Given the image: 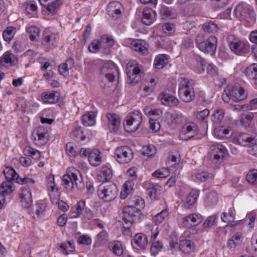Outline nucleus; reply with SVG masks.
Wrapping results in <instances>:
<instances>
[{
  "instance_id": "f257e3e1",
  "label": "nucleus",
  "mask_w": 257,
  "mask_h": 257,
  "mask_svg": "<svg viewBox=\"0 0 257 257\" xmlns=\"http://www.w3.org/2000/svg\"><path fill=\"white\" fill-rule=\"evenodd\" d=\"M62 180L67 191H72L74 186L79 190H82L84 188L82 176L79 171L74 168H69L67 169Z\"/></svg>"
},
{
  "instance_id": "f03ea898",
  "label": "nucleus",
  "mask_w": 257,
  "mask_h": 257,
  "mask_svg": "<svg viewBox=\"0 0 257 257\" xmlns=\"http://www.w3.org/2000/svg\"><path fill=\"white\" fill-rule=\"evenodd\" d=\"M246 97V91L237 84L227 85L224 89L222 95L223 101L230 104L234 102L241 101Z\"/></svg>"
},
{
  "instance_id": "7ed1b4c3",
  "label": "nucleus",
  "mask_w": 257,
  "mask_h": 257,
  "mask_svg": "<svg viewBox=\"0 0 257 257\" xmlns=\"http://www.w3.org/2000/svg\"><path fill=\"white\" fill-rule=\"evenodd\" d=\"M234 15L237 19L249 25L253 24L256 19L255 12L243 3H240L236 7Z\"/></svg>"
},
{
  "instance_id": "20e7f679",
  "label": "nucleus",
  "mask_w": 257,
  "mask_h": 257,
  "mask_svg": "<svg viewBox=\"0 0 257 257\" xmlns=\"http://www.w3.org/2000/svg\"><path fill=\"white\" fill-rule=\"evenodd\" d=\"M143 118L142 114L138 111L129 113L123 121V126L127 133L137 131L141 126Z\"/></svg>"
},
{
  "instance_id": "39448f33",
  "label": "nucleus",
  "mask_w": 257,
  "mask_h": 257,
  "mask_svg": "<svg viewBox=\"0 0 257 257\" xmlns=\"http://www.w3.org/2000/svg\"><path fill=\"white\" fill-rule=\"evenodd\" d=\"M143 72L141 65L135 61H130L126 65V73L128 83L131 85L137 83Z\"/></svg>"
},
{
  "instance_id": "423d86ee",
  "label": "nucleus",
  "mask_w": 257,
  "mask_h": 257,
  "mask_svg": "<svg viewBox=\"0 0 257 257\" xmlns=\"http://www.w3.org/2000/svg\"><path fill=\"white\" fill-rule=\"evenodd\" d=\"M203 36L198 35L197 37L198 48L202 52L213 54L216 50L217 40L213 36L209 37L207 40L202 41Z\"/></svg>"
},
{
  "instance_id": "0eeeda50",
  "label": "nucleus",
  "mask_w": 257,
  "mask_h": 257,
  "mask_svg": "<svg viewBox=\"0 0 257 257\" xmlns=\"http://www.w3.org/2000/svg\"><path fill=\"white\" fill-rule=\"evenodd\" d=\"M227 40L230 50L235 54L241 55L247 52L248 47L246 43L234 35L228 36Z\"/></svg>"
},
{
  "instance_id": "6e6552de",
  "label": "nucleus",
  "mask_w": 257,
  "mask_h": 257,
  "mask_svg": "<svg viewBox=\"0 0 257 257\" xmlns=\"http://www.w3.org/2000/svg\"><path fill=\"white\" fill-rule=\"evenodd\" d=\"M114 156L118 163L127 164L133 160L134 152L129 147L121 146L116 149Z\"/></svg>"
},
{
  "instance_id": "1a4fd4ad",
  "label": "nucleus",
  "mask_w": 257,
  "mask_h": 257,
  "mask_svg": "<svg viewBox=\"0 0 257 257\" xmlns=\"http://www.w3.org/2000/svg\"><path fill=\"white\" fill-rule=\"evenodd\" d=\"M79 153L82 157H87L89 163L92 166H97L101 164V152L98 149L82 148L80 150Z\"/></svg>"
},
{
  "instance_id": "9d476101",
  "label": "nucleus",
  "mask_w": 257,
  "mask_h": 257,
  "mask_svg": "<svg viewBox=\"0 0 257 257\" xmlns=\"http://www.w3.org/2000/svg\"><path fill=\"white\" fill-rule=\"evenodd\" d=\"M97 194L99 198L105 201H110L116 196V187L113 184L100 185L97 190Z\"/></svg>"
},
{
  "instance_id": "9b49d317",
  "label": "nucleus",
  "mask_w": 257,
  "mask_h": 257,
  "mask_svg": "<svg viewBox=\"0 0 257 257\" xmlns=\"http://www.w3.org/2000/svg\"><path fill=\"white\" fill-rule=\"evenodd\" d=\"M179 95L180 99L185 102H190L195 97L193 87L191 83L183 80L181 86L179 89Z\"/></svg>"
},
{
  "instance_id": "f8f14e48",
  "label": "nucleus",
  "mask_w": 257,
  "mask_h": 257,
  "mask_svg": "<svg viewBox=\"0 0 257 257\" xmlns=\"http://www.w3.org/2000/svg\"><path fill=\"white\" fill-rule=\"evenodd\" d=\"M228 155V151L223 145L214 143L212 144L208 152V157L210 160H219Z\"/></svg>"
},
{
  "instance_id": "ddd939ff",
  "label": "nucleus",
  "mask_w": 257,
  "mask_h": 257,
  "mask_svg": "<svg viewBox=\"0 0 257 257\" xmlns=\"http://www.w3.org/2000/svg\"><path fill=\"white\" fill-rule=\"evenodd\" d=\"M47 187L52 203L58 202L60 197V192L54 182V175H49L47 177Z\"/></svg>"
},
{
  "instance_id": "4468645a",
  "label": "nucleus",
  "mask_w": 257,
  "mask_h": 257,
  "mask_svg": "<svg viewBox=\"0 0 257 257\" xmlns=\"http://www.w3.org/2000/svg\"><path fill=\"white\" fill-rule=\"evenodd\" d=\"M40 4L43 6L44 12L47 15H54L59 11L62 2L61 0H39Z\"/></svg>"
},
{
  "instance_id": "2eb2a0df",
  "label": "nucleus",
  "mask_w": 257,
  "mask_h": 257,
  "mask_svg": "<svg viewBox=\"0 0 257 257\" xmlns=\"http://www.w3.org/2000/svg\"><path fill=\"white\" fill-rule=\"evenodd\" d=\"M48 130L43 126L36 128L32 134L33 142L37 146H43L47 143L48 140Z\"/></svg>"
},
{
  "instance_id": "dca6fc26",
  "label": "nucleus",
  "mask_w": 257,
  "mask_h": 257,
  "mask_svg": "<svg viewBox=\"0 0 257 257\" xmlns=\"http://www.w3.org/2000/svg\"><path fill=\"white\" fill-rule=\"evenodd\" d=\"M202 217L201 215L196 213H192L183 217L180 223L181 226L186 228H191L193 226L200 224L202 221Z\"/></svg>"
},
{
  "instance_id": "f3484780",
  "label": "nucleus",
  "mask_w": 257,
  "mask_h": 257,
  "mask_svg": "<svg viewBox=\"0 0 257 257\" xmlns=\"http://www.w3.org/2000/svg\"><path fill=\"white\" fill-rule=\"evenodd\" d=\"M123 219L126 223H133L139 219L141 210L134 206H127L123 210Z\"/></svg>"
},
{
  "instance_id": "a211bd4d",
  "label": "nucleus",
  "mask_w": 257,
  "mask_h": 257,
  "mask_svg": "<svg viewBox=\"0 0 257 257\" xmlns=\"http://www.w3.org/2000/svg\"><path fill=\"white\" fill-rule=\"evenodd\" d=\"M116 72V68L112 63L104 64L100 70L101 75L110 82H112L114 80Z\"/></svg>"
},
{
  "instance_id": "6ab92c4d",
  "label": "nucleus",
  "mask_w": 257,
  "mask_h": 257,
  "mask_svg": "<svg viewBox=\"0 0 257 257\" xmlns=\"http://www.w3.org/2000/svg\"><path fill=\"white\" fill-rule=\"evenodd\" d=\"M17 63V57L10 51L5 52L0 58V65L4 67H11L16 65Z\"/></svg>"
},
{
  "instance_id": "aec40b11",
  "label": "nucleus",
  "mask_w": 257,
  "mask_h": 257,
  "mask_svg": "<svg viewBox=\"0 0 257 257\" xmlns=\"http://www.w3.org/2000/svg\"><path fill=\"white\" fill-rule=\"evenodd\" d=\"M196 130V126L194 123L186 124L182 127L179 137L181 140H187L193 137Z\"/></svg>"
},
{
  "instance_id": "412c9836",
  "label": "nucleus",
  "mask_w": 257,
  "mask_h": 257,
  "mask_svg": "<svg viewBox=\"0 0 257 257\" xmlns=\"http://www.w3.org/2000/svg\"><path fill=\"white\" fill-rule=\"evenodd\" d=\"M234 141L242 146L254 145L257 144V140L249 137L245 134L240 133L234 137Z\"/></svg>"
},
{
  "instance_id": "4be33fe9",
  "label": "nucleus",
  "mask_w": 257,
  "mask_h": 257,
  "mask_svg": "<svg viewBox=\"0 0 257 257\" xmlns=\"http://www.w3.org/2000/svg\"><path fill=\"white\" fill-rule=\"evenodd\" d=\"M132 242L134 247L138 249H143L148 245V239L145 234L138 233L135 235Z\"/></svg>"
},
{
  "instance_id": "5701e85b",
  "label": "nucleus",
  "mask_w": 257,
  "mask_h": 257,
  "mask_svg": "<svg viewBox=\"0 0 257 257\" xmlns=\"http://www.w3.org/2000/svg\"><path fill=\"white\" fill-rule=\"evenodd\" d=\"M232 135V130L228 127H224L219 125L215 127L214 135L219 139L229 138Z\"/></svg>"
},
{
  "instance_id": "b1692460",
  "label": "nucleus",
  "mask_w": 257,
  "mask_h": 257,
  "mask_svg": "<svg viewBox=\"0 0 257 257\" xmlns=\"http://www.w3.org/2000/svg\"><path fill=\"white\" fill-rule=\"evenodd\" d=\"M131 47L135 51L141 54L146 55L148 53V45L144 40H133L131 43Z\"/></svg>"
},
{
  "instance_id": "393cba45",
  "label": "nucleus",
  "mask_w": 257,
  "mask_h": 257,
  "mask_svg": "<svg viewBox=\"0 0 257 257\" xmlns=\"http://www.w3.org/2000/svg\"><path fill=\"white\" fill-rule=\"evenodd\" d=\"M144 111L145 113L150 117V120H159L163 115L162 109L151 106H146Z\"/></svg>"
},
{
  "instance_id": "a878e982",
  "label": "nucleus",
  "mask_w": 257,
  "mask_h": 257,
  "mask_svg": "<svg viewBox=\"0 0 257 257\" xmlns=\"http://www.w3.org/2000/svg\"><path fill=\"white\" fill-rule=\"evenodd\" d=\"M156 12L151 9L145 8L143 13L142 22L146 25L152 24L156 18Z\"/></svg>"
},
{
  "instance_id": "bb28decb",
  "label": "nucleus",
  "mask_w": 257,
  "mask_h": 257,
  "mask_svg": "<svg viewBox=\"0 0 257 257\" xmlns=\"http://www.w3.org/2000/svg\"><path fill=\"white\" fill-rule=\"evenodd\" d=\"M59 99V94L55 91L45 92L41 94V99L44 103H54Z\"/></svg>"
},
{
  "instance_id": "cd10ccee",
  "label": "nucleus",
  "mask_w": 257,
  "mask_h": 257,
  "mask_svg": "<svg viewBox=\"0 0 257 257\" xmlns=\"http://www.w3.org/2000/svg\"><path fill=\"white\" fill-rule=\"evenodd\" d=\"M106 117L110 127H111L113 131H116L118 128L120 124V118L119 116L115 113H109L106 114Z\"/></svg>"
},
{
  "instance_id": "c85d7f7f",
  "label": "nucleus",
  "mask_w": 257,
  "mask_h": 257,
  "mask_svg": "<svg viewBox=\"0 0 257 257\" xmlns=\"http://www.w3.org/2000/svg\"><path fill=\"white\" fill-rule=\"evenodd\" d=\"M179 248L183 252L189 254L195 250V246L191 240L183 239L180 241Z\"/></svg>"
},
{
  "instance_id": "c756f323",
  "label": "nucleus",
  "mask_w": 257,
  "mask_h": 257,
  "mask_svg": "<svg viewBox=\"0 0 257 257\" xmlns=\"http://www.w3.org/2000/svg\"><path fill=\"white\" fill-rule=\"evenodd\" d=\"M197 71L199 73L206 71L207 75L212 76L215 74V70L211 64L205 63L204 61H201L198 64Z\"/></svg>"
},
{
  "instance_id": "7c9ffc66",
  "label": "nucleus",
  "mask_w": 257,
  "mask_h": 257,
  "mask_svg": "<svg viewBox=\"0 0 257 257\" xmlns=\"http://www.w3.org/2000/svg\"><path fill=\"white\" fill-rule=\"evenodd\" d=\"M121 9V5L117 2H112L107 6V12L112 17L120 15Z\"/></svg>"
},
{
  "instance_id": "2f4dec72",
  "label": "nucleus",
  "mask_w": 257,
  "mask_h": 257,
  "mask_svg": "<svg viewBox=\"0 0 257 257\" xmlns=\"http://www.w3.org/2000/svg\"><path fill=\"white\" fill-rule=\"evenodd\" d=\"M180 162V155L178 151L171 152L168 156L167 165L168 167H172L179 164Z\"/></svg>"
},
{
  "instance_id": "473e14b6",
  "label": "nucleus",
  "mask_w": 257,
  "mask_h": 257,
  "mask_svg": "<svg viewBox=\"0 0 257 257\" xmlns=\"http://www.w3.org/2000/svg\"><path fill=\"white\" fill-rule=\"evenodd\" d=\"M161 103L165 105L176 106L179 104V100L174 96L165 94L160 97Z\"/></svg>"
},
{
  "instance_id": "72a5a7b5",
  "label": "nucleus",
  "mask_w": 257,
  "mask_h": 257,
  "mask_svg": "<svg viewBox=\"0 0 257 257\" xmlns=\"http://www.w3.org/2000/svg\"><path fill=\"white\" fill-rule=\"evenodd\" d=\"M112 176L111 169L107 166H103L97 175V178L101 182H105L110 180Z\"/></svg>"
},
{
  "instance_id": "f704fd0d",
  "label": "nucleus",
  "mask_w": 257,
  "mask_h": 257,
  "mask_svg": "<svg viewBox=\"0 0 257 257\" xmlns=\"http://www.w3.org/2000/svg\"><path fill=\"white\" fill-rule=\"evenodd\" d=\"M225 115L224 110L221 108L215 110L211 115L212 121L215 126L219 125L224 120Z\"/></svg>"
},
{
  "instance_id": "c9c22d12",
  "label": "nucleus",
  "mask_w": 257,
  "mask_h": 257,
  "mask_svg": "<svg viewBox=\"0 0 257 257\" xmlns=\"http://www.w3.org/2000/svg\"><path fill=\"white\" fill-rule=\"evenodd\" d=\"M221 219L224 222L230 224H232L235 219L234 209L230 208L226 211L222 213Z\"/></svg>"
},
{
  "instance_id": "e433bc0d",
  "label": "nucleus",
  "mask_w": 257,
  "mask_h": 257,
  "mask_svg": "<svg viewBox=\"0 0 257 257\" xmlns=\"http://www.w3.org/2000/svg\"><path fill=\"white\" fill-rule=\"evenodd\" d=\"M96 114L94 112L90 111L82 116V122L86 126H92L95 123Z\"/></svg>"
},
{
  "instance_id": "4c0bfd02",
  "label": "nucleus",
  "mask_w": 257,
  "mask_h": 257,
  "mask_svg": "<svg viewBox=\"0 0 257 257\" xmlns=\"http://www.w3.org/2000/svg\"><path fill=\"white\" fill-rule=\"evenodd\" d=\"M253 117V116L251 113L243 114L240 119L235 121V123L238 126L245 127H249Z\"/></svg>"
},
{
  "instance_id": "58836bf2",
  "label": "nucleus",
  "mask_w": 257,
  "mask_h": 257,
  "mask_svg": "<svg viewBox=\"0 0 257 257\" xmlns=\"http://www.w3.org/2000/svg\"><path fill=\"white\" fill-rule=\"evenodd\" d=\"M26 32L32 41H37L40 38V30L36 26L32 25L28 27Z\"/></svg>"
},
{
  "instance_id": "ea45409f",
  "label": "nucleus",
  "mask_w": 257,
  "mask_h": 257,
  "mask_svg": "<svg viewBox=\"0 0 257 257\" xmlns=\"http://www.w3.org/2000/svg\"><path fill=\"white\" fill-rule=\"evenodd\" d=\"M73 64V60L72 59L67 60L65 63H62L59 66V71L60 74L65 77L69 75V70L70 69Z\"/></svg>"
},
{
  "instance_id": "a19ab883",
  "label": "nucleus",
  "mask_w": 257,
  "mask_h": 257,
  "mask_svg": "<svg viewBox=\"0 0 257 257\" xmlns=\"http://www.w3.org/2000/svg\"><path fill=\"white\" fill-rule=\"evenodd\" d=\"M134 183L132 180H128L123 184V188L120 193V197L125 199L133 191Z\"/></svg>"
},
{
  "instance_id": "79ce46f5",
  "label": "nucleus",
  "mask_w": 257,
  "mask_h": 257,
  "mask_svg": "<svg viewBox=\"0 0 257 257\" xmlns=\"http://www.w3.org/2000/svg\"><path fill=\"white\" fill-rule=\"evenodd\" d=\"M22 203L25 207H29L32 204V195L31 192L27 189L22 190L21 193Z\"/></svg>"
},
{
  "instance_id": "37998d69",
  "label": "nucleus",
  "mask_w": 257,
  "mask_h": 257,
  "mask_svg": "<svg viewBox=\"0 0 257 257\" xmlns=\"http://www.w3.org/2000/svg\"><path fill=\"white\" fill-rule=\"evenodd\" d=\"M166 121L169 125L172 126L180 123L181 117L176 112H167Z\"/></svg>"
},
{
  "instance_id": "c03bdc74",
  "label": "nucleus",
  "mask_w": 257,
  "mask_h": 257,
  "mask_svg": "<svg viewBox=\"0 0 257 257\" xmlns=\"http://www.w3.org/2000/svg\"><path fill=\"white\" fill-rule=\"evenodd\" d=\"M14 190V186L12 182L6 181L3 182L0 186V194L2 195H8Z\"/></svg>"
},
{
  "instance_id": "a18cd8bd",
  "label": "nucleus",
  "mask_w": 257,
  "mask_h": 257,
  "mask_svg": "<svg viewBox=\"0 0 257 257\" xmlns=\"http://www.w3.org/2000/svg\"><path fill=\"white\" fill-rule=\"evenodd\" d=\"M3 173L7 181L12 182L14 180H16L17 182L18 181L19 175L13 168L7 167L3 171Z\"/></svg>"
},
{
  "instance_id": "49530a36",
  "label": "nucleus",
  "mask_w": 257,
  "mask_h": 257,
  "mask_svg": "<svg viewBox=\"0 0 257 257\" xmlns=\"http://www.w3.org/2000/svg\"><path fill=\"white\" fill-rule=\"evenodd\" d=\"M243 236L241 232H237L233 235L227 242V246L230 248H234L236 245L242 241Z\"/></svg>"
},
{
  "instance_id": "de8ad7c7",
  "label": "nucleus",
  "mask_w": 257,
  "mask_h": 257,
  "mask_svg": "<svg viewBox=\"0 0 257 257\" xmlns=\"http://www.w3.org/2000/svg\"><path fill=\"white\" fill-rule=\"evenodd\" d=\"M198 193L195 190H192L187 196L184 200V204L186 207H189L196 202Z\"/></svg>"
},
{
  "instance_id": "09e8293b",
  "label": "nucleus",
  "mask_w": 257,
  "mask_h": 257,
  "mask_svg": "<svg viewBox=\"0 0 257 257\" xmlns=\"http://www.w3.org/2000/svg\"><path fill=\"white\" fill-rule=\"evenodd\" d=\"M168 63V58L164 54L157 56L154 61V67L156 69H160L164 67Z\"/></svg>"
},
{
  "instance_id": "8fccbe9b",
  "label": "nucleus",
  "mask_w": 257,
  "mask_h": 257,
  "mask_svg": "<svg viewBox=\"0 0 257 257\" xmlns=\"http://www.w3.org/2000/svg\"><path fill=\"white\" fill-rule=\"evenodd\" d=\"M109 248L113 253L117 255H120L123 253V247L120 242L118 241H114L110 243Z\"/></svg>"
},
{
  "instance_id": "3c124183",
  "label": "nucleus",
  "mask_w": 257,
  "mask_h": 257,
  "mask_svg": "<svg viewBox=\"0 0 257 257\" xmlns=\"http://www.w3.org/2000/svg\"><path fill=\"white\" fill-rule=\"evenodd\" d=\"M100 41L102 48L106 50L112 47L114 44V40L108 35L102 36L100 38Z\"/></svg>"
},
{
  "instance_id": "603ef678",
  "label": "nucleus",
  "mask_w": 257,
  "mask_h": 257,
  "mask_svg": "<svg viewBox=\"0 0 257 257\" xmlns=\"http://www.w3.org/2000/svg\"><path fill=\"white\" fill-rule=\"evenodd\" d=\"M202 29L205 32L215 33L218 31V26L214 22L209 21L202 25Z\"/></svg>"
},
{
  "instance_id": "864d4df0",
  "label": "nucleus",
  "mask_w": 257,
  "mask_h": 257,
  "mask_svg": "<svg viewBox=\"0 0 257 257\" xmlns=\"http://www.w3.org/2000/svg\"><path fill=\"white\" fill-rule=\"evenodd\" d=\"M56 41V37L55 35L51 34L46 36L44 38L42 43L45 46L52 49L55 47Z\"/></svg>"
},
{
  "instance_id": "5fc2aeb1",
  "label": "nucleus",
  "mask_w": 257,
  "mask_h": 257,
  "mask_svg": "<svg viewBox=\"0 0 257 257\" xmlns=\"http://www.w3.org/2000/svg\"><path fill=\"white\" fill-rule=\"evenodd\" d=\"M16 32V28L13 27H9L4 31L3 37L4 40L9 42L13 38Z\"/></svg>"
},
{
  "instance_id": "6e6d98bb",
  "label": "nucleus",
  "mask_w": 257,
  "mask_h": 257,
  "mask_svg": "<svg viewBox=\"0 0 257 257\" xmlns=\"http://www.w3.org/2000/svg\"><path fill=\"white\" fill-rule=\"evenodd\" d=\"M245 74L250 79H257V64H253L247 67Z\"/></svg>"
},
{
  "instance_id": "4d7b16f0",
  "label": "nucleus",
  "mask_w": 257,
  "mask_h": 257,
  "mask_svg": "<svg viewBox=\"0 0 257 257\" xmlns=\"http://www.w3.org/2000/svg\"><path fill=\"white\" fill-rule=\"evenodd\" d=\"M142 153L147 157H154L156 153V148L152 145L145 146L142 149Z\"/></svg>"
},
{
  "instance_id": "13d9d810",
  "label": "nucleus",
  "mask_w": 257,
  "mask_h": 257,
  "mask_svg": "<svg viewBox=\"0 0 257 257\" xmlns=\"http://www.w3.org/2000/svg\"><path fill=\"white\" fill-rule=\"evenodd\" d=\"M24 153L25 155L30 156L36 159L40 158L41 156L39 151L30 146H27L24 148Z\"/></svg>"
},
{
  "instance_id": "bf43d9fd",
  "label": "nucleus",
  "mask_w": 257,
  "mask_h": 257,
  "mask_svg": "<svg viewBox=\"0 0 257 257\" xmlns=\"http://www.w3.org/2000/svg\"><path fill=\"white\" fill-rule=\"evenodd\" d=\"M168 215L169 213L168 211L167 210H163L153 217V221L156 224L158 225L163 222L168 216Z\"/></svg>"
},
{
  "instance_id": "052dcab7",
  "label": "nucleus",
  "mask_w": 257,
  "mask_h": 257,
  "mask_svg": "<svg viewBox=\"0 0 257 257\" xmlns=\"http://www.w3.org/2000/svg\"><path fill=\"white\" fill-rule=\"evenodd\" d=\"M170 171L168 168H162L157 170L155 171L152 175L158 178H165L169 176Z\"/></svg>"
},
{
  "instance_id": "680f3d73",
  "label": "nucleus",
  "mask_w": 257,
  "mask_h": 257,
  "mask_svg": "<svg viewBox=\"0 0 257 257\" xmlns=\"http://www.w3.org/2000/svg\"><path fill=\"white\" fill-rule=\"evenodd\" d=\"M210 114L209 110L206 108L202 110L199 111L196 113L195 117L196 120L199 122L206 121Z\"/></svg>"
},
{
  "instance_id": "e2e57ef3",
  "label": "nucleus",
  "mask_w": 257,
  "mask_h": 257,
  "mask_svg": "<svg viewBox=\"0 0 257 257\" xmlns=\"http://www.w3.org/2000/svg\"><path fill=\"white\" fill-rule=\"evenodd\" d=\"M102 48L100 40H93L88 47V50L91 53H96L98 52L100 48Z\"/></svg>"
},
{
  "instance_id": "0e129e2a",
  "label": "nucleus",
  "mask_w": 257,
  "mask_h": 257,
  "mask_svg": "<svg viewBox=\"0 0 257 257\" xmlns=\"http://www.w3.org/2000/svg\"><path fill=\"white\" fill-rule=\"evenodd\" d=\"M72 135L78 140L83 141L85 139V135L84 130L81 127L75 128L72 133Z\"/></svg>"
},
{
  "instance_id": "69168bd1",
  "label": "nucleus",
  "mask_w": 257,
  "mask_h": 257,
  "mask_svg": "<svg viewBox=\"0 0 257 257\" xmlns=\"http://www.w3.org/2000/svg\"><path fill=\"white\" fill-rule=\"evenodd\" d=\"M150 196L153 199H156L160 191V186L158 185H151L148 189Z\"/></svg>"
},
{
  "instance_id": "338daca9",
  "label": "nucleus",
  "mask_w": 257,
  "mask_h": 257,
  "mask_svg": "<svg viewBox=\"0 0 257 257\" xmlns=\"http://www.w3.org/2000/svg\"><path fill=\"white\" fill-rule=\"evenodd\" d=\"M246 180L250 184H257V170H250L246 175Z\"/></svg>"
},
{
  "instance_id": "774afa93",
  "label": "nucleus",
  "mask_w": 257,
  "mask_h": 257,
  "mask_svg": "<svg viewBox=\"0 0 257 257\" xmlns=\"http://www.w3.org/2000/svg\"><path fill=\"white\" fill-rule=\"evenodd\" d=\"M66 151L67 154L71 157H76L78 154L76 146L71 143L66 144Z\"/></svg>"
}]
</instances>
